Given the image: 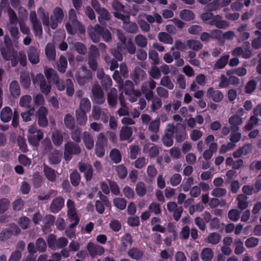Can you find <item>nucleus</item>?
I'll return each instance as SVG.
<instances>
[{
  "mask_svg": "<svg viewBox=\"0 0 261 261\" xmlns=\"http://www.w3.org/2000/svg\"><path fill=\"white\" fill-rule=\"evenodd\" d=\"M43 173L46 178L51 182H54L57 178L56 171L46 165L43 166Z\"/></svg>",
  "mask_w": 261,
  "mask_h": 261,
  "instance_id": "obj_30",
  "label": "nucleus"
},
{
  "mask_svg": "<svg viewBox=\"0 0 261 261\" xmlns=\"http://www.w3.org/2000/svg\"><path fill=\"white\" fill-rule=\"evenodd\" d=\"M133 134V130L130 127L122 126L120 130L119 138L120 141H126L129 139Z\"/></svg>",
  "mask_w": 261,
  "mask_h": 261,
  "instance_id": "obj_32",
  "label": "nucleus"
},
{
  "mask_svg": "<svg viewBox=\"0 0 261 261\" xmlns=\"http://www.w3.org/2000/svg\"><path fill=\"white\" fill-rule=\"evenodd\" d=\"M81 149L80 146L72 141L66 143L64 146V159L69 161L72 158L73 154L77 155L81 153Z\"/></svg>",
  "mask_w": 261,
  "mask_h": 261,
  "instance_id": "obj_7",
  "label": "nucleus"
},
{
  "mask_svg": "<svg viewBox=\"0 0 261 261\" xmlns=\"http://www.w3.org/2000/svg\"><path fill=\"white\" fill-rule=\"evenodd\" d=\"M56 64L58 71L61 73H64L68 65L66 58L64 56H61Z\"/></svg>",
  "mask_w": 261,
  "mask_h": 261,
  "instance_id": "obj_52",
  "label": "nucleus"
},
{
  "mask_svg": "<svg viewBox=\"0 0 261 261\" xmlns=\"http://www.w3.org/2000/svg\"><path fill=\"white\" fill-rule=\"evenodd\" d=\"M91 93L93 100L98 105H102L105 102L104 92L97 83H94L91 88Z\"/></svg>",
  "mask_w": 261,
  "mask_h": 261,
  "instance_id": "obj_9",
  "label": "nucleus"
},
{
  "mask_svg": "<svg viewBox=\"0 0 261 261\" xmlns=\"http://www.w3.org/2000/svg\"><path fill=\"white\" fill-rule=\"evenodd\" d=\"M254 37L251 41V46L254 49L261 48V31L255 30L253 32Z\"/></svg>",
  "mask_w": 261,
  "mask_h": 261,
  "instance_id": "obj_34",
  "label": "nucleus"
},
{
  "mask_svg": "<svg viewBox=\"0 0 261 261\" xmlns=\"http://www.w3.org/2000/svg\"><path fill=\"white\" fill-rule=\"evenodd\" d=\"M241 213V212L237 209H231L228 212V218L232 221L237 222L240 218Z\"/></svg>",
  "mask_w": 261,
  "mask_h": 261,
  "instance_id": "obj_62",
  "label": "nucleus"
},
{
  "mask_svg": "<svg viewBox=\"0 0 261 261\" xmlns=\"http://www.w3.org/2000/svg\"><path fill=\"white\" fill-rule=\"evenodd\" d=\"M259 121V119L254 114L251 116L248 121L247 124L244 127V129L245 131H249L252 129L255 126H256Z\"/></svg>",
  "mask_w": 261,
  "mask_h": 261,
  "instance_id": "obj_50",
  "label": "nucleus"
},
{
  "mask_svg": "<svg viewBox=\"0 0 261 261\" xmlns=\"http://www.w3.org/2000/svg\"><path fill=\"white\" fill-rule=\"evenodd\" d=\"M28 57L29 61L33 64H37L39 62L40 53L38 48L31 46L27 51Z\"/></svg>",
  "mask_w": 261,
  "mask_h": 261,
  "instance_id": "obj_16",
  "label": "nucleus"
},
{
  "mask_svg": "<svg viewBox=\"0 0 261 261\" xmlns=\"http://www.w3.org/2000/svg\"><path fill=\"white\" fill-rule=\"evenodd\" d=\"M252 146L250 144H246L239 148L233 153L235 158H238L242 155L245 156L251 152Z\"/></svg>",
  "mask_w": 261,
  "mask_h": 261,
  "instance_id": "obj_23",
  "label": "nucleus"
},
{
  "mask_svg": "<svg viewBox=\"0 0 261 261\" xmlns=\"http://www.w3.org/2000/svg\"><path fill=\"white\" fill-rule=\"evenodd\" d=\"M221 238V235L219 233L216 232H211L204 239V241L212 245H216L220 242Z\"/></svg>",
  "mask_w": 261,
  "mask_h": 261,
  "instance_id": "obj_38",
  "label": "nucleus"
},
{
  "mask_svg": "<svg viewBox=\"0 0 261 261\" xmlns=\"http://www.w3.org/2000/svg\"><path fill=\"white\" fill-rule=\"evenodd\" d=\"M229 55L225 54L221 56L214 65L215 69H220L223 68L228 62Z\"/></svg>",
  "mask_w": 261,
  "mask_h": 261,
  "instance_id": "obj_41",
  "label": "nucleus"
},
{
  "mask_svg": "<svg viewBox=\"0 0 261 261\" xmlns=\"http://www.w3.org/2000/svg\"><path fill=\"white\" fill-rule=\"evenodd\" d=\"M13 112L9 107H5L2 109L0 113V119L4 122H8L11 119Z\"/></svg>",
  "mask_w": 261,
  "mask_h": 261,
  "instance_id": "obj_29",
  "label": "nucleus"
},
{
  "mask_svg": "<svg viewBox=\"0 0 261 261\" xmlns=\"http://www.w3.org/2000/svg\"><path fill=\"white\" fill-rule=\"evenodd\" d=\"M82 139L86 148L91 150L94 147V139L91 133L85 131L82 134Z\"/></svg>",
  "mask_w": 261,
  "mask_h": 261,
  "instance_id": "obj_20",
  "label": "nucleus"
},
{
  "mask_svg": "<svg viewBox=\"0 0 261 261\" xmlns=\"http://www.w3.org/2000/svg\"><path fill=\"white\" fill-rule=\"evenodd\" d=\"M51 139L54 144L56 146H60L63 141V134L60 130H54L51 135Z\"/></svg>",
  "mask_w": 261,
  "mask_h": 261,
  "instance_id": "obj_42",
  "label": "nucleus"
},
{
  "mask_svg": "<svg viewBox=\"0 0 261 261\" xmlns=\"http://www.w3.org/2000/svg\"><path fill=\"white\" fill-rule=\"evenodd\" d=\"M2 43V41L0 39V43L1 44V45L0 46V51L1 53L2 56L6 61L11 60V57H12V50H11V48L5 47L3 45Z\"/></svg>",
  "mask_w": 261,
  "mask_h": 261,
  "instance_id": "obj_55",
  "label": "nucleus"
},
{
  "mask_svg": "<svg viewBox=\"0 0 261 261\" xmlns=\"http://www.w3.org/2000/svg\"><path fill=\"white\" fill-rule=\"evenodd\" d=\"M35 246L37 251L40 253L45 252L47 248L46 242L42 238H39L36 240Z\"/></svg>",
  "mask_w": 261,
  "mask_h": 261,
  "instance_id": "obj_63",
  "label": "nucleus"
},
{
  "mask_svg": "<svg viewBox=\"0 0 261 261\" xmlns=\"http://www.w3.org/2000/svg\"><path fill=\"white\" fill-rule=\"evenodd\" d=\"M20 83L25 89H28L31 85V77L28 72H21L20 74Z\"/></svg>",
  "mask_w": 261,
  "mask_h": 261,
  "instance_id": "obj_43",
  "label": "nucleus"
},
{
  "mask_svg": "<svg viewBox=\"0 0 261 261\" xmlns=\"http://www.w3.org/2000/svg\"><path fill=\"white\" fill-rule=\"evenodd\" d=\"M133 241L129 233H125L121 239V251H126L128 246H132Z\"/></svg>",
  "mask_w": 261,
  "mask_h": 261,
  "instance_id": "obj_31",
  "label": "nucleus"
},
{
  "mask_svg": "<svg viewBox=\"0 0 261 261\" xmlns=\"http://www.w3.org/2000/svg\"><path fill=\"white\" fill-rule=\"evenodd\" d=\"M158 38L160 42L165 44H171L173 42V38L167 33L164 32H160L158 34Z\"/></svg>",
  "mask_w": 261,
  "mask_h": 261,
  "instance_id": "obj_49",
  "label": "nucleus"
},
{
  "mask_svg": "<svg viewBox=\"0 0 261 261\" xmlns=\"http://www.w3.org/2000/svg\"><path fill=\"white\" fill-rule=\"evenodd\" d=\"M179 17L181 19L188 21L193 20L195 15L191 11L185 9L179 12Z\"/></svg>",
  "mask_w": 261,
  "mask_h": 261,
  "instance_id": "obj_56",
  "label": "nucleus"
},
{
  "mask_svg": "<svg viewBox=\"0 0 261 261\" xmlns=\"http://www.w3.org/2000/svg\"><path fill=\"white\" fill-rule=\"evenodd\" d=\"M135 42L138 47L144 48L147 45L148 41L145 36L142 34H138L135 37Z\"/></svg>",
  "mask_w": 261,
  "mask_h": 261,
  "instance_id": "obj_51",
  "label": "nucleus"
},
{
  "mask_svg": "<svg viewBox=\"0 0 261 261\" xmlns=\"http://www.w3.org/2000/svg\"><path fill=\"white\" fill-rule=\"evenodd\" d=\"M67 216L70 221L73 222V223L69 225V227L71 229H72L78 224L80 219L77 216L76 211L72 212H67Z\"/></svg>",
  "mask_w": 261,
  "mask_h": 261,
  "instance_id": "obj_60",
  "label": "nucleus"
},
{
  "mask_svg": "<svg viewBox=\"0 0 261 261\" xmlns=\"http://www.w3.org/2000/svg\"><path fill=\"white\" fill-rule=\"evenodd\" d=\"M62 152L55 150L51 152L48 155V160L51 165H57L61 161Z\"/></svg>",
  "mask_w": 261,
  "mask_h": 261,
  "instance_id": "obj_37",
  "label": "nucleus"
},
{
  "mask_svg": "<svg viewBox=\"0 0 261 261\" xmlns=\"http://www.w3.org/2000/svg\"><path fill=\"white\" fill-rule=\"evenodd\" d=\"M90 116L95 121L100 119L103 123H107L109 121V113L107 109L94 106L92 108Z\"/></svg>",
  "mask_w": 261,
  "mask_h": 261,
  "instance_id": "obj_4",
  "label": "nucleus"
},
{
  "mask_svg": "<svg viewBox=\"0 0 261 261\" xmlns=\"http://www.w3.org/2000/svg\"><path fill=\"white\" fill-rule=\"evenodd\" d=\"M187 138L186 130L185 126L181 123H177L175 131V138L177 142L180 143Z\"/></svg>",
  "mask_w": 261,
  "mask_h": 261,
  "instance_id": "obj_17",
  "label": "nucleus"
},
{
  "mask_svg": "<svg viewBox=\"0 0 261 261\" xmlns=\"http://www.w3.org/2000/svg\"><path fill=\"white\" fill-rule=\"evenodd\" d=\"M75 77L77 84L84 86L92 80V73L86 66H82L77 71Z\"/></svg>",
  "mask_w": 261,
  "mask_h": 261,
  "instance_id": "obj_3",
  "label": "nucleus"
},
{
  "mask_svg": "<svg viewBox=\"0 0 261 261\" xmlns=\"http://www.w3.org/2000/svg\"><path fill=\"white\" fill-rule=\"evenodd\" d=\"M107 101L110 108H116L118 101V92L116 88H112L107 94Z\"/></svg>",
  "mask_w": 261,
  "mask_h": 261,
  "instance_id": "obj_15",
  "label": "nucleus"
},
{
  "mask_svg": "<svg viewBox=\"0 0 261 261\" xmlns=\"http://www.w3.org/2000/svg\"><path fill=\"white\" fill-rule=\"evenodd\" d=\"M87 249L89 255L92 257L97 255H101L105 252V249L102 246L91 242L88 243Z\"/></svg>",
  "mask_w": 261,
  "mask_h": 261,
  "instance_id": "obj_13",
  "label": "nucleus"
},
{
  "mask_svg": "<svg viewBox=\"0 0 261 261\" xmlns=\"http://www.w3.org/2000/svg\"><path fill=\"white\" fill-rule=\"evenodd\" d=\"M48 113L47 109L44 106L40 107L36 111L38 123L40 127H46L48 125V120L46 117Z\"/></svg>",
  "mask_w": 261,
  "mask_h": 261,
  "instance_id": "obj_11",
  "label": "nucleus"
},
{
  "mask_svg": "<svg viewBox=\"0 0 261 261\" xmlns=\"http://www.w3.org/2000/svg\"><path fill=\"white\" fill-rule=\"evenodd\" d=\"M96 13L99 15L98 20L102 25H106V21L111 19L112 16L110 13L105 8H102Z\"/></svg>",
  "mask_w": 261,
  "mask_h": 261,
  "instance_id": "obj_26",
  "label": "nucleus"
},
{
  "mask_svg": "<svg viewBox=\"0 0 261 261\" xmlns=\"http://www.w3.org/2000/svg\"><path fill=\"white\" fill-rule=\"evenodd\" d=\"M135 190L137 194L139 196H144L147 192L146 187L145 183L143 181L138 182L136 185Z\"/></svg>",
  "mask_w": 261,
  "mask_h": 261,
  "instance_id": "obj_59",
  "label": "nucleus"
},
{
  "mask_svg": "<svg viewBox=\"0 0 261 261\" xmlns=\"http://www.w3.org/2000/svg\"><path fill=\"white\" fill-rule=\"evenodd\" d=\"M64 204V199L62 197H58L52 201L50 205V210L53 213H58L62 209Z\"/></svg>",
  "mask_w": 261,
  "mask_h": 261,
  "instance_id": "obj_24",
  "label": "nucleus"
},
{
  "mask_svg": "<svg viewBox=\"0 0 261 261\" xmlns=\"http://www.w3.org/2000/svg\"><path fill=\"white\" fill-rule=\"evenodd\" d=\"M37 12L42 20L43 24L45 26H49V16L48 14H46L44 9L42 7H40L38 9Z\"/></svg>",
  "mask_w": 261,
  "mask_h": 261,
  "instance_id": "obj_58",
  "label": "nucleus"
},
{
  "mask_svg": "<svg viewBox=\"0 0 261 261\" xmlns=\"http://www.w3.org/2000/svg\"><path fill=\"white\" fill-rule=\"evenodd\" d=\"M155 87V82L152 79H150L142 84L141 87V91L142 93L144 95L153 92L152 90H153Z\"/></svg>",
  "mask_w": 261,
  "mask_h": 261,
  "instance_id": "obj_25",
  "label": "nucleus"
},
{
  "mask_svg": "<svg viewBox=\"0 0 261 261\" xmlns=\"http://www.w3.org/2000/svg\"><path fill=\"white\" fill-rule=\"evenodd\" d=\"M144 16L148 23L151 24L156 22L157 23L160 24L163 22L161 16L158 13H154L153 15L145 14Z\"/></svg>",
  "mask_w": 261,
  "mask_h": 261,
  "instance_id": "obj_46",
  "label": "nucleus"
},
{
  "mask_svg": "<svg viewBox=\"0 0 261 261\" xmlns=\"http://www.w3.org/2000/svg\"><path fill=\"white\" fill-rule=\"evenodd\" d=\"M247 199V196L243 194H240L237 196V205L239 209L244 210L247 208L248 206Z\"/></svg>",
  "mask_w": 261,
  "mask_h": 261,
  "instance_id": "obj_40",
  "label": "nucleus"
},
{
  "mask_svg": "<svg viewBox=\"0 0 261 261\" xmlns=\"http://www.w3.org/2000/svg\"><path fill=\"white\" fill-rule=\"evenodd\" d=\"M64 124L67 128L70 130L73 129L75 127V120L74 117L70 113L65 114L64 118Z\"/></svg>",
  "mask_w": 261,
  "mask_h": 261,
  "instance_id": "obj_44",
  "label": "nucleus"
},
{
  "mask_svg": "<svg viewBox=\"0 0 261 261\" xmlns=\"http://www.w3.org/2000/svg\"><path fill=\"white\" fill-rule=\"evenodd\" d=\"M127 255L133 259L139 260L142 259L144 251L137 247H133L128 250Z\"/></svg>",
  "mask_w": 261,
  "mask_h": 261,
  "instance_id": "obj_27",
  "label": "nucleus"
},
{
  "mask_svg": "<svg viewBox=\"0 0 261 261\" xmlns=\"http://www.w3.org/2000/svg\"><path fill=\"white\" fill-rule=\"evenodd\" d=\"M160 119L157 118L150 122L148 129L151 133H159L160 131Z\"/></svg>",
  "mask_w": 261,
  "mask_h": 261,
  "instance_id": "obj_61",
  "label": "nucleus"
},
{
  "mask_svg": "<svg viewBox=\"0 0 261 261\" xmlns=\"http://www.w3.org/2000/svg\"><path fill=\"white\" fill-rule=\"evenodd\" d=\"M65 27L67 32L71 35L74 34L76 31H79L81 33L85 31L84 27L77 19L71 22L66 23Z\"/></svg>",
  "mask_w": 261,
  "mask_h": 261,
  "instance_id": "obj_12",
  "label": "nucleus"
},
{
  "mask_svg": "<svg viewBox=\"0 0 261 261\" xmlns=\"http://www.w3.org/2000/svg\"><path fill=\"white\" fill-rule=\"evenodd\" d=\"M116 35L118 41L116 43L115 47L110 49V53L113 58L108 55L104 57V60L111 71H113L118 67V62L123 60V55H125L126 53L131 55H134L136 50V46L132 38H127L120 30H116Z\"/></svg>",
  "mask_w": 261,
  "mask_h": 261,
  "instance_id": "obj_1",
  "label": "nucleus"
},
{
  "mask_svg": "<svg viewBox=\"0 0 261 261\" xmlns=\"http://www.w3.org/2000/svg\"><path fill=\"white\" fill-rule=\"evenodd\" d=\"M64 16L63 10L60 7H56L53 11V15L50 16L49 25L53 30L56 29L58 23L61 22Z\"/></svg>",
  "mask_w": 261,
  "mask_h": 261,
  "instance_id": "obj_10",
  "label": "nucleus"
},
{
  "mask_svg": "<svg viewBox=\"0 0 261 261\" xmlns=\"http://www.w3.org/2000/svg\"><path fill=\"white\" fill-rule=\"evenodd\" d=\"M33 82L34 84L39 85L40 91L44 95H47L50 93L51 88V84L46 81L42 73L36 74L33 79Z\"/></svg>",
  "mask_w": 261,
  "mask_h": 261,
  "instance_id": "obj_6",
  "label": "nucleus"
},
{
  "mask_svg": "<svg viewBox=\"0 0 261 261\" xmlns=\"http://www.w3.org/2000/svg\"><path fill=\"white\" fill-rule=\"evenodd\" d=\"M235 246L234 252L236 255H241L245 251V248L243 246V243L240 239H236L234 242Z\"/></svg>",
  "mask_w": 261,
  "mask_h": 261,
  "instance_id": "obj_57",
  "label": "nucleus"
},
{
  "mask_svg": "<svg viewBox=\"0 0 261 261\" xmlns=\"http://www.w3.org/2000/svg\"><path fill=\"white\" fill-rule=\"evenodd\" d=\"M230 126V129L233 132H237L239 130V125L243 123L242 118L237 115H233L228 120Z\"/></svg>",
  "mask_w": 261,
  "mask_h": 261,
  "instance_id": "obj_21",
  "label": "nucleus"
},
{
  "mask_svg": "<svg viewBox=\"0 0 261 261\" xmlns=\"http://www.w3.org/2000/svg\"><path fill=\"white\" fill-rule=\"evenodd\" d=\"M9 89L12 96L17 97L20 95V89L17 81H13L10 83Z\"/></svg>",
  "mask_w": 261,
  "mask_h": 261,
  "instance_id": "obj_53",
  "label": "nucleus"
},
{
  "mask_svg": "<svg viewBox=\"0 0 261 261\" xmlns=\"http://www.w3.org/2000/svg\"><path fill=\"white\" fill-rule=\"evenodd\" d=\"M43 136L42 132H38V133L34 134V135L28 136V141L33 146H37L40 141L43 138Z\"/></svg>",
  "mask_w": 261,
  "mask_h": 261,
  "instance_id": "obj_45",
  "label": "nucleus"
},
{
  "mask_svg": "<svg viewBox=\"0 0 261 261\" xmlns=\"http://www.w3.org/2000/svg\"><path fill=\"white\" fill-rule=\"evenodd\" d=\"M44 72L46 79L48 80L52 81L53 83L60 78L57 71L53 68L45 69Z\"/></svg>",
  "mask_w": 261,
  "mask_h": 261,
  "instance_id": "obj_47",
  "label": "nucleus"
},
{
  "mask_svg": "<svg viewBox=\"0 0 261 261\" xmlns=\"http://www.w3.org/2000/svg\"><path fill=\"white\" fill-rule=\"evenodd\" d=\"M214 253L211 248H203L200 254V256L202 261H212L214 258Z\"/></svg>",
  "mask_w": 261,
  "mask_h": 261,
  "instance_id": "obj_33",
  "label": "nucleus"
},
{
  "mask_svg": "<svg viewBox=\"0 0 261 261\" xmlns=\"http://www.w3.org/2000/svg\"><path fill=\"white\" fill-rule=\"evenodd\" d=\"M206 95L215 102H219L223 98V95L220 91L215 90L212 87L208 89Z\"/></svg>",
  "mask_w": 261,
  "mask_h": 261,
  "instance_id": "obj_22",
  "label": "nucleus"
},
{
  "mask_svg": "<svg viewBox=\"0 0 261 261\" xmlns=\"http://www.w3.org/2000/svg\"><path fill=\"white\" fill-rule=\"evenodd\" d=\"M79 168L80 172L84 173L87 181H90L92 179L93 170L91 165L80 162L79 163Z\"/></svg>",
  "mask_w": 261,
  "mask_h": 261,
  "instance_id": "obj_18",
  "label": "nucleus"
},
{
  "mask_svg": "<svg viewBox=\"0 0 261 261\" xmlns=\"http://www.w3.org/2000/svg\"><path fill=\"white\" fill-rule=\"evenodd\" d=\"M186 45L191 50L198 51L203 47L202 44L197 40L190 39L186 41Z\"/></svg>",
  "mask_w": 261,
  "mask_h": 261,
  "instance_id": "obj_35",
  "label": "nucleus"
},
{
  "mask_svg": "<svg viewBox=\"0 0 261 261\" xmlns=\"http://www.w3.org/2000/svg\"><path fill=\"white\" fill-rule=\"evenodd\" d=\"M115 17L120 19L123 22V29L129 34H136L139 31V27L135 22H131L128 15H124L118 12H114Z\"/></svg>",
  "mask_w": 261,
  "mask_h": 261,
  "instance_id": "obj_2",
  "label": "nucleus"
},
{
  "mask_svg": "<svg viewBox=\"0 0 261 261\" xmlns=\"http://www.w3.org/2000/svg\"><path fill=\"white\" fill-rule=\"evenodd\" d=\"M29 20L32 24V30L35 35L40 38L43 33V29L41 21L38 18L35 11H31L29 14Z\"/></svg>",
  "mask_w": 261,
  "mask_h": 261,
  "instance_id": "obj_5",
  "label": "nucleus"
},
{
  "mask_svg": "<svg viewBox=\"0 0 261 261\" xmlns=\"http://www.w3.org/2000/svg\"><path fill=\"white\" fill-rule=\"evenodd\" d=\"M196 53L195 51L189 50L187 53V58L188 62L193 66L199 67L200 64L199 60L196 58Z\"/></svg>",
  "mask_w": 261,
  "mask_h": 261,
  "instance_id": "obj_48",
  "label": "nucleus"
},
{
  "mask_svg": "<svg viewBox=\"0 0 261 261\" xmlns=\"http://www.w3.org/2000/svg\"><path fill=\"white\" fill-rule=\"evenodd\" d=\"M87 112L76 110L75 111V116L76 122L80 126H85L88 120Z\"/></svg>",
  "mask_w": 261,
  "mask_h": 261,
  "instance_id": "obj_28",
  "label": "nucleus"
},
{
  "mask_svg": "<svg viewBox=\"0 0 261 261\" xmlns=\"http://www.w3.org/2000/svg\"><path fill=\"white\" fill-rule=\"evenodd\" d=\"M231 1V0H213L207 5V9L210 11H215L221 7L228 6Z\"/></svg>",
  "mask_w": 261,
  "mask_h": 261,
  "instance_id": "obj_19",
  "label": "nucleus"
},
{
  "mask_svg": "<svg viewBox=\"0 0 261 261\" xmlns=\"http://www.w3.org/2000/svg\"><path fill=\"white\" fill-rule=\"evenodd\" d=\"M47 59L49 61H54L56 59V50L54 44L48 43L45 48Z\"/></svg>",
  "mask_w": 261,
  "mask_h": 261,
  "instance_id": "obj_39",
  "label": "nucleus"
},
{
  "mask_svg": "<svg viewBox=\"0 0 261 261\" xmlns=\"http://www.w3.org/2000/svg\"><path fill=\"white\" fill-rule=\"evenodd\" d=\"M110 158L114 163H119L121 160V154L120 151L117 149H113L110 153Z\"/></svg>",
  "mask_w": 261,
  "mask_h": 261,
  "instance_id": "obj_64",
  "label": "nucleus"
},
{
  "mask_svg": "<svg viewBox=\"0 0 261 261\" xmlns=\"http://www.w3.org/2000/svg\"><path fill=\"white\" fill-rule=\"evenodd\" d=\"M91 108V103L89 99L87 97H84L80 99L79 108L76 109L83 112H89Z\"/></svg>",
  "mask_w": 261,
  "mask_h": 261,
  "instance_id": "obj_36",
  "label": "nucleus"
},
{
  "mask_svg": "<svg viewBox=\"0 0 261 261\" xmlns=\"http://www.w3.org/2000/svg\"><path fill=\"white\" fill-rule=\"evenodd\" d=\"M11 56V64L12 67H16L18 62L21 66L23 67L26 66L27 60L26 55L24 51L21 50L17 53L14 49H12Z\"/></svg>",
  "mask_w": 261,
  "mask_h": 261,
  "instance_id": "obj_8",
  "label": "nucleus"
},
{
  "mask_svg": "<svg viewBox=\"0 0 261 261\" xmlns=\"http://www.w3.org/2000/svg\"><path fill=\"white\" fill-rule=\"evenodd\" d=\"M130 77L137 85L141 81L145 79L146 73L143 69L137 66L135 68L133 72L130 74Z\"/></svg>",
  "mask_w": 261,
  "mask_h": 261,
  "instance_id": "obj_14",
  "label": "nucleus"
},
{
  "mask_svg": "<svg viewBox=\"0 0 261 261\" xmlns=\"http://www.w3.org/2000/svg\"><path fill=\"white\" fill-rule=\"evenodd\" d=\"M160 85L169 90H172L174 88V84L170 77L168 75L164 76L161 78Z\"/></svg>",
  "mask_w": 261,
  "mask_h": 261,
  "instance_id": "obj_54",
  "label": "nucleus"
}]
</instances>
